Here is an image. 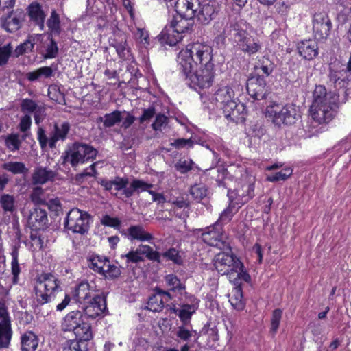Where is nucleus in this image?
I'll list each match as a JSON object with an SVG mask.
<instances>
[{
	"label": "nucleus",
	"instance_id": "nucleus-1",
	"mask_svg": "<svg viewBox=\"0 0 351 351\" xmlns=\"http://www.w3.org/2000/svg\"><path fill=\"white\" fill-rule=\"evenodd\" d=\"M212 60L213 48L204 43L188 45L179 53L180 69L191 88L204 89L213 85L215 71Z\"/></svg>",
	"mask_w": 351,
	"mask_h": 351
},
{
	"label": "nucleus",
	"instance_id": "nucleus-5",
	"mask_svg": "<svg viewBox=\"0 0 351 351\" xmlns=\"http://www.w3.org/2000/svg\"><path fill=\"white\" fill-rule=\"evenodd\" d=\"M60 289V282L51 273H42L36 278L34 287L32 306L35 312H39L40 307L52 301L56 292Z\"/></svg>",
	"mask_w": 351,
	"mask_h": 351
},
{
	"label": "nucleus",
	"instance_id": "nucleus-26",
	"mask_svg": "<svg viewBox=\"0 0 351 351\" xmlns=\"http://www.w3.org/2000/svg\"><path fill=\"white\" fill-rule=\"evenodd\" d=\"M27 10L30 21L38 25L40 30L43 31L46 14L42 6L37 2H33L27 7Z\"/></svg>",
	"mask_w": 351,
	"mask_h": 351
},
{
	"label": "nucleus",
	"instance_id": "nucleus-42",
	"mask_svg": "<svg viewBox=\"0 0 351 351\" xmlns=\"http://www.w3.org/2000/svg\"><path fill=\"white\" fill-rule=\"evenodd\" d=\"M140 256L145 255L147 259L155 261L158 263H161L160 254L153 250L152 247L147 245L141 244L137 247Z\"/></svg>",
	"mask_w": 351,
	"mask_h": 351
},
{
	"label": "nucleus",
	"instance_id": "nucleus-39",
	"mask_svg": "<svg viewBox=\"0 0 351 351\" xmlns=\"http://www.w3.org/2000/svg\"><path fill=\"white\" fill-rule=\"evenodd\" d=\"M1 167L14 175H27L29 172V169L22 162H5L1 165Z\"/></svg>",
	"mask_w": 351,
	"mask_h": 351
},
{
	"label": "nucleus",
	"instance_id": "nucleus-47",
	"mask_svg": "<svg viewBox=\"0 0 351 351\" xmlns=\"http://www.w3.org/2000/svg\"><path fill=\"white\" fill-rule=\"evenodd\" d=\"M121 273V271L120 267L111 264L109 261L105 264L104 271L99 274L102 275L106 278L114 280L118 278L120 276Z\"/></svg>",
	"mask_w": 351,
	"mask_h": 351
},
{
	"label": "nucleus",
	"instance_id": "nucleus-54",
	"mask_svg": "<svg viewBox=\"0 0 351 351\" xmlns=\"http://www.w3.org/2000/svg\"><path fill=\"white\" fill-rule=\"evenodd\" d=\"M31 200L35 204H45L46 200L45 198V193L43 189L40 186H36L33 189L30 195Z\"/></svg>",
	"mask_w": 351,
	"mask_h": 351
},
{
	"label": "nucleus",
	"instance_id": "nucleus-40",
	"mask_svg": "<svg viewBox=\"0 0 351 351\" xmlns=\"http://www.w3.org/2000/svg\"><path fill=\"white\" fill-rule=\"evenodd\" d=\"M147 309L152 312H160L164 308L165 301L160 293L157 292L150 296L147 302Z\"/></svg>",
	"mask_w": 351,
	"mask_h": 351
},
{
	"label": "nucleus",
	"instance_id": "nucleus-28",
	"mask_svg": "<svg viewBox=\"0 0 351 351\" xmlns=\"http://www.w3.org/2000/svg\"><path fill=\"white\" fill-rule=\"evenodd\" d=\"M127 237L130 241H150L154 239V236L146 232L141 225L130 226L127 229Z\"/></svg>",
	"mask_w": 351,
	"mask_h": 351
},
{
	"label": "nucleus",
	"instance_id": "nucleus-55",
	"mask_svg": "<svg viewBox=\"0 0 351 351\" xmlns=\"http://www.w3.org/2000/svg\"><path fill=\"white\" fill-rule=\"evenodd\" d=\"M34 47V38H29L24 43L18 45L15 49L17 56L29 53L32 51Z\"/></svg>",
	"mask_w": 351,
	"mask_h": 351
},
{
	"label": "nucleus",
	"instance_id": "nucleus-41",
	"mask_svg": "<svg viewBox=\"0 0 351 351\" xmlns=\"http://www.w3.org/2000/svg\"><path fill=\"white\" fill-rule=\"evenodd\" d=\"M140 256L145 255L147 259L155 261L158 263H161L160 254L153 250L152 247L147 245L141 244L137 247Z\"/></svg>",
	"mask_w": 351,
	"mask_h": 351
},
{
	"label": "nucleus",
	"instance_id": "nucleus-9",
	"mask_svg": "<svg viewBox=\"0 0 351 351\" xmlns=\"http://www.w3.org/2000/svg\"><path fill=\"white\" fill-rule=\"evenodd\" d=\"M90 215L86 211L77 208H72L66 215L64 227L67 231L84 235L90 229Z\"/></svg>",
	"mask_w": 351,
	"mask_h": 351
},
{
	"label": "nucleus",
	"instance_id": "nucleus-14",
	"mask_svg": "<svg viewBox=\"0 0 351 351\" xmlns=\"http://www.w3.org/2000/svg\"><path fill=\"white\" fill-rule=\"evenodd\" d=\"M197 230L202 231L201 238L205 243L220 250L230 248L229 244L226 241V235L219 221H216L213 225L206 227L204 230Z\"/></svg>",
	"mask_w": 351,
	"mask_h": 351
},
{
	"label": "nucleus",
	"instance_id": "nucleus-27",
	"mask_svg": "<svg viewBox=\"0 0 351 351\" xmlns=\"http://www.w3.org/2000/svg\"><path fill=\"white\" fill-rule=\"evenodd\" d=\"M58 176L56 171L47 167H38L32 174V182L36 184H43L49 181H53Z\"/></svg>",
	"mask_w": 351,
	"mask_h": 351
},
{
	"label": "nucleus",
	"instance_id": "nucleus-2",
	"mask_svg": "<svg viewBox=\"0 0 351 351\" xmlns=\"http://www.w3.org/2000/svg\"><path fill=\"white\" fill-rule=\"evenodd\" d=\"M222 24L217 23L214 28L217 29V34L222 38H228L234 48L252 56L261 52L263 48L261 42L252 36L247 31L246 23L242 20L229 19L223 29Z\"/></svg>",
	"mask_w": 351,
	"mask_h": 351
},
{
	"label": "nucleus",
	"instance_id": "nucleus-58",
	"mask_svg": "<svg viewBox=\"0 0 351 351\" xmlns=\"http://www.w3.org/2000/svg\"><path fill=\"white\" fill-rule=\"evenodd\" d=\"M38 106L37 103L31 99H23L20 104L21 110L24 113H33Z\"/></svg>",
	"mask_w": 351,
	"mask_h": 351
},
{
	"label": "nucleus",
	"instance_id": "nucleus-6",
	"mask_svg": "<svg viewBox=\"0 0 351 351\" xmlns=\"http://www.w3.org/2000/svg\"><path fill=\"white\" fill-rule=\"evenodd\" d=\"M193 24V18L177 14L160 34V40L171 46H174L182 40L184 33L192 29Z\"/></svg>",
	"mask_w": 351,
	"mask_h": 351
},
{
	"label": "nucleus",
	"instance_id": "nucleus-15",
	"mask_svg": "<svg viewBox=\"0 0 351 351\" xmlns=\"http://www.w3.org/2000/svg\"><path fill=\"white\" fill-rule=\"evenodd\" d=\"M25 20V12L17 8L9 12L7 15L1 16V26L7 32L14 33L23 27Z\"/></svg>",
	"mask_w": 351,
	"mask_h": 351
},
{
	"label": "nucleus",
	"instance_id": "nucleus-36",
	"mask_svg": "<svg viewBox=\"0 0 351 351\" xmlns=\"http://www.w3.org/2000/svg\"><path fill=\"white\" fill-rule=\"evenodd\" d=\"M123 118V113L119 110H114L111 113L106 114L104 117L97 119L98 122H103L105 128H111L120 123Z\"/></svg>",
	"mask_w": 351,
	"mask_h": 351
},
{
	"label": "nucleus",
	"instance_id": "nucleus-51",
	"mask_svg": "<svg viewBox=\"0 0 351 351\" xmlns=\"http://www.w3.org/2000/svg\"><path fill=\"white\" fill-rule=\"evenodd\" d=\"M160 256H162L167 261H171L175 264L180 265L183 263V259L180 256L178 250L174 247L169 248L163 252Z\"/></svg>",
	"mask_w": 351,
	"mask_h": 351
},
{
	"label": "nucleus",
	"instance_id": "nucleus-56",
	"mask_svg": "<svg viewBox=\"0 0 351 351\" xmlns=\"http://www.w3.org/2000/svg\"><path fill=\"white\" fill-rule=\"evenodd\" d=\"M282 315V311L280 308H276L272 312V316L271 318L270 331L273 334H276L279 328Z\"/></svg>",
	"mask_w": 351,
	"mask_h": 351
},
{
	"label": "nucleus",
	"instance_id": "nucleus-24",
	"mask_svg": "<svg viewBox=\"0 0 351 351\" xmlns=\"http://www.w3.org/2000/svg\"><path fill=\"white\" fill-rule=\"evenodd\" d=\"M28 223L32 230H43L47 227L48 217L45 210L40 208H33L28 217Z\"/></svg>",
	"mask_w": 351,
	"mask_h": 351
},
{
	"label": "nucleus",
	"instance_id": "nucleus-49",
	"mask_svg": "<svg viewBox=\"0 0 351 351\" xmlns=\"http://www.w3.org/2000/svg\"><path fill=\"white\" fill-rule=\"evenodd\" d=\"M120 258L125 260L127 267H129L130 264H137L144 261L143 257L140 256L137 248L135 250H132L126 254H121Z\"/></svg>",
	"mask_w": 351,
	"mask_h": 351
},
{
	"label": "nucleus",
	"instance_id": "nucleus-23",
	"mask_svg": "<svg viewBox=\"0 0 351 351\" xmlns=\"http://www.w3.org/2000/svg\"><path fill=\"white\" fill-rule=\"evenodd\" d=\"M95 287L87 281L81 282L75 289L73 296L75 301L80 304L86 303L93 296L98 295L95 293Z\"/></svg>",
	"mask_w": 351,
	"mask_h": 351
},
{
	"label": "nucleus",
	"instance_id": "nucleus-62",
	"mask_svg": "<svg viewBox=\"0 0 351 351\" xmlns=\"http://www.w3.org/2000/svg\"><path fill=\"white\" fill-rule=\"evenodd\" d=\"M12 47L11 44H7L4 46L0 45V66L5 64L11 54Z\"/></svg>",
	"mask_w": 351,
	"mask_h": 351
},
{
	"label": "nucleus",
	"instance_id": "nucleus-13",
	"mask_svg": "<svg viewBox=\"0 0 351 351\" xmlns=\"http://www.w3.org/2000/svg\"><path fill=\"white\" fill-rule=\"evenodd\" d=\"M327 84L336 90H342L345 95H349L351 88V55L347 64L346 69L335 70L330 69L328 75Z\"/></svg>",
	"mask_w": 351,
	"mask_h": 351
},
{
	"label": "nucleus",
	"instance_id": "nucleus-16",
	"mask_svg": "<svg viewBox=\"0 0 351 351\" xmlns=\"http://www.w3.org/2000/svg\"><path fill=\"white\" fill-rule=\"evenodd\" d=\"M313 32L315 40H326L330 35L332 23L325 12L315 13L313 17Z\"/></svg>",
	"mask_w": 351,
	"mask_h": 351
},
{
	"label": "nucleus",
	"instance_id": "nucleus-48",
	"mask_svg": "<svg viewBox=\"0 0 351 351\" xmlns=\"http://www.w3.org/2000/svg\"><path fill=\"white\" fill-rule=\"evenodd\" d=\"M128 179L116 177L114 179V187L113 191L111 192L114 196H118V192H120V195L125 197V190L128 189Z\"/></svg>",
	"mask_w": 351,
	"mask_h": 351
},
{
	"label": "nucleus",
	"instance_id": "nucleus-34",
	"mask_svg": "<svg viewBox=\"0 0 351 351\" xmlns=\"http://www.w3.org/2000/svg\"><path fill=\"white\" fill-rule=\"evenodd\" d=\"M21 350L35 351L38 344L36 335L32 332H27L21 336Z\"/></svg>",
	"mask_w": 351,
	"mask_h": 351
},
{
	"label": "nucleus",
	"instance_id": "nucleus-46",
	"mask_svg": "<svg viewBox=\"0 0 351 351\" xmlns=\"http://www.w3.org/2000/svg\"><path fill=\"white\" fill-rule=\"evenodd\" d=\"M0 204L5 213H13L16 210L15 199L13 195L3 194L0 197Z\"/></svg>",
	"mask_w": 351,
	"mask_h": 351
},
{
	"label": "nucleus",
	"instance_id": "nucleus-61",
	"mask_svg": "<svg viewBox=\"0 0 351 351\" xmlns=\"http://www.w3.org/2000/svg\"><path fill=\"white\" fill-rule=\"evenodd\" d=\"M49 39L50 40V43L47 46L46 49V53L45 55V58H55L58 53V47L56 42L52 38V36H49Z\"/></svg>",
	"mask_w": 351,
	"mask_h": 351
},
{
	"label": "nucleus",
	"instance_id": "nucleus-60",
	"mask_svg": "<svg viewBox=\"0 0 351 351\" xmlns=\"http://www.w3.org/2000/svg\"><path fill=\"white\" fill-rule=\"evenodd\" d=\"M104 226L111 227L114 229H119L121 221L117 217H112L109 215H105L100 221Z\"/></svg>",
	"mask_w": 351,
	"mask_h": 351
},
{
	"label": "nucleus",
	"instance_id": "nucleus-35",
	"mask_svg": "<svg viewBox=\"0 0 351 351\" xmlns=\"http://www.w3.org/2000/svg\"><path fill=\"white\" fill-rule=\"evenodd\" d=\"M115 49L119 57L122 60H130L132 54L130 49L126 43L125 38H121L120 41L112 40L110 43Z\"/></svg>",
	"mask_w": 351,
	"mask_h": 351
},
{
	"label": "nucleus",
	"instance_id": "nucleus-21",
	"mask_svg": "<svg viewBox=\"0 0 351 351\" xmlns=\"http://www.w3.org/2000/svg\"><path fill=\"white\" fill-rule=\"evenodd\" d=\"M217 11L215 3L212 1L199 2L195 16L197 21L204 25L208 24L217 16Z\"/></svg>",
	"mask_w": 351,
	"mask_h": 351
},
{
	"label": "nucleus",
	"instance_id": "nucleus-20",
	"mask_svg": "<svg viewBox=\"0 0 351 351\" xmlns=\"http://www.w3.org/2000/svg\"><path fill=\"white\" fill-rule=\"evenodd\" d=\"M247 91L254 99H265L267 92L266 80L258 74H252L247 82Z\"/></svg>",
	"mask_w": 351,
	"mask_h": 351
},
{
	"label": "nucleus",
	"instance_id": "nucleus-11",
	"mask_svg": "<svg viewBox=\"0 0 351 351\" xmlns=\"http://www.w3.org/2000/svg\"><path fill=\"white\" fill-rule=\"evenodd\" d=\"M267 111L273 117V122L278 125H293L300 118L295 106L290 104L285 106L276 104L267 108Z\"/></svg>",
	"mask_w": 351,
	"mask_h": 351
},
{
	"label": "nucleus",
	"instance_id": "nucleus-57",
	"mask_svg": "<svg viewBox=\"0 0 351 351\" xmlns=\"http://www.w3.org/2000/svg\"><path fill=\"white\" fill-rule=\"evenodd\" d=\"M237 276H233L234 277L230 278L229 280L232 282L234 285L240 286L239 280L242 279L246 282H248L251 280V277L249 274L244 270V267H241L239 271L236 272Z\"/></svg>",
	"mask_w": 351,
	"mask_h": 351
},
{
	"label": "nucleus",
	"instance_id": "nucleus-18",
	"mask_svg": "<svg viewBox=\"0 0 351 351\" xmlns=\"http://www.w3.org/2000/svg\"><path fill=\"white\" fill-rule=\"evenodd\" d=\"M254 177H249L248 185L247 187V193H240L238 189L234 191L228 190V197L229 199V205L237 207L236 211L243 204L247 203L254 196Z\"/></svg>",
	"mask_w": 351,
	"mask_h": 351
},
{
	"label": "nucleus",
	"instance_id": "nucleus-22",
	"mask_svg": "<svg viewBox=\"0 0 351 351\" xmlns=\"http://www.w3.org/2000/svg\"><path fill=\"white\" fill-rule=\"evenodd\" d=\"M300 56L306 60H312L319 54V47L315 39L303 40L297 44Z\"/></svg>",
	"mask_w": 351,
	"mask_h": 351
},
{
	"label": "nucleus",
	"instance_id": "nucleus-19",
	"mask_svg": "<svg viewBox=\"0 0 351 351\" xmlns=\"http://www.w3.org/2000/svg\"><path fill=\"white\" fill-rule=\"evenodd\" d=\"M83 314L85 319L90 317L92 319L102 315L107 309L106 298L102 295L93 296V298L84 303Z\"/></svg>",
	"mask_w": 351,
	"mask_h": 351
},
{
	"label": "nucleus",
	"instance_id": "nucleus-33",
	"mask_svg": "<svg viewBox=\"0 0 351 351\" xmlns=\"http://www.w3.org/2000/svg\"><path fill=\"white\" fill-rule=\"evenodd\" d=\"M88 266L98 274L102 273L105 264L109 262V258L104 256L92 254L87 258Z\"/></svg>",
	"mask_w": 351,
	"mask_h": 351
},
{
	"label": "nucleus",
	"instance_id": "nucleus-8",
	"mask_svg": "<svg viewBox=\"0 0 351 351\" xmlns=\"http://www.w3.org/2000/svg\"><path fill=\"white\" fill-rule=\"evenodd\" d=\"M98 152L92 146L79 142L73 143L64 152V162L73 167L95 158Z\"/></svg>",
	"mask_w": 351,
	"mask_h": 351
},
{
	"label": "nucleus",
	"instance_id": "nucleus-59",
	"mask_svg": "<svg viewBox=\"0 0 351 351\" xmlns=\"http://www.w3.org/2000/svg\"><path fill=\"white\" fill-rule=\"evenodd\" d=\"M21 141L17 134H11L5 138V145L11 151L19 150L21 146Z\"/></svg>",
	"mask_w": 351,
	"mask_h": 351
},
{
	"label": "nucleus",
	"instance_id": "nucleus-38",
	"mask_svg": "<svg viewBox=\"0 0 351 351\" xmlns=\"http://www.w3.org/2000/svg\"><path fill=\"white\" fill-rule=\"evenodd\" d=\"M49 29V36H59L61 33L60 21L58 14L53 10L50 17L47 21Z\"/></svg>",
	"mask_w": 351,
	"mask_h": 351
},
{
	"label": "nucleus",
	"instance_id": "nucleus-45",
	"mask_svg": "<svg viewBox=\"0 0 351 351\" xmlns=\"http://www.w3.org/2000/svg\"><path fill=\"white\" fill-rule=\"evenodd\" d=\"M229 302L234 308L241 311L245 307L243 301V294L241 286H237L234 289V294L230 298Z\"/></svg>",
	"mask_w": 351,
	"mask_h": 351
},
{
	"label": "nucleus",
	"instance_id": "nucleus-44",
	"mask_svg": "<svg viewBox=\"0 0 351 351\" xmlns=\"http://www.w3.org/2000/svg\"><path fill=\"white\" fill-rule=\"evenodd\" d=\"M189 327L191 328V325L182 324L178 327L176 335L180 340L188 342L192 337L196 336V330L190 329Z\"/></svg>",
	"mask_w": 351,
	"mask_h": 351
},
{
	"label": "nucleus",
	"instance_id": "nucleus-53",
	"mask_svg": "<svg viewBox=\"0 0 351 351\" xmlns=\"http://www.w3.org/2000/svg\"><path fill=\"white\" fill-rule=\"evenodd\" d=\"M292 169L285 168L282 171L277 172L273 175L268 176L267 177V180L271 182H275L280 180H285L292 175Z\"/></svg>",
	"mask_w": 351,
	"mask_h": 351
},
{
	"label": "nucleus",
	"instance_id": "nucleus-43",
	"mask_svg": "<svg viewBox=\"0 0 351 351\" xmlns=\"http://www.w3.org/2000/svg\"><path fill=\"white\" fill-rule=\"evenodd\" d=\"M12 262L11 270L13 275V282L14 284L18 282L19 275L21 272V268L19 264V246L14 245L11 252Z\"/></svg>",
	"mask_w": 351,
	"mask_h": 351
},
{
	"label": "nucleus",
	"instance_id": "nucleus-52",
	"mask_svg": "<svg viewBox=\"0 0 351 351\" xmlns=\"http://www.w3.org/2000/svg\"><path fill=\"white\" fill-rule=\"evenodd\" d=\"M165 279L167 285L171 287V291H176L185 289V285L180 282V279L176 275H167Z\"/></svg>",
	"mask_w": 351,
	"mask_h": 351
},
{
	"label": "nucleus",
	"instance_id": "nucleus-17",
	"mask_svg": "<svg viewBox=\"0 0 351 351\" xmlns=\"http://www.w3.org/2000/svg\"><path fill=\"white\" fill-rule=\"evenodd\" d=\"M12 336L11 319L5 304L0 302V348H8Z\"/></svg>",
	"mask_w": 351,
	"mask_h": 351
},
{
	"label": "nucleus",
	"instance_id": "nucleus-37",
	"mask_svg": "<svg viewBox=\"0 0 351 351\" xmlns=\"http://www.w3.org/2000/svg\"><path fill=\"white\" fill-rule=\"evenodd\" d=\"M90 339L76 337L75 339L71 340L66 343L62 351H88V341Z\"/></svg>",
	"mask_w": 351,
	"mask_h": 351
},
{
	"label": "nucleus",
	"instance_id": "nucleus-50",
	"mask_svg": "<svg viewBox=\"0 0 351 351\" xmlns=\"http://www.w3.org/2000/svg\"><path fill=\"white\" fill-rule=\"evenodd\" d=\"M190 194L195 200L199 202L207 195V189L203 184H195L191 187Z\"/></svg>",
	"mask_w": 351,
	"mask_h": 351
},
{
	"label": "nucleus",
	"instance_id": "nucleus-4",
	"mask_svg": "<svg viewBox=\"0 0 351 351\" xmlns=\"http://www.w3.org/2000/svg\"><path fill=\"white\" fill-rule=\"evenodd\" d=\"M215 99L226 119L236 123L245 121L246 106L243 103L237 102V99L231 86L219 88L215 93Z\"/></svg>",
	"mask_w": 351,
	"mask_h": 351
},
{
	"label": "nucleus",
	"instance_id": "nucleus-3",
	"mask_svg": "<svg viewBox=\"0 0 351 351\" xmlns=\"http://www.w3.org/2000/svg\"><path fill=\"white\" fill-rule=\"evenodd\" d=\"M339 96L335 92H327L324 86H315L309 110L311 119L315 123H327L335 118L339 108Z\"/></svg>",
	"mask_w": 351,
	"mask_h": 351
},
{
	"label": "nucleus",
	"instance_id": "nucleus-10",
	"mask_svg": "<svg viewBox=\"0 0 351 351\" xmlns=\"http://www.w3.org/2000/svg\"><path fill=\"white\" fill-rule=\"evenodd\" d=\"M71 130V125L69 122L64 121L61 123H56L53 130L51 132L49 137H47L45 130L39 127L37 131V139L42 149L47 145L51 149L56 147V143L59 141L66 140Z\"/></svg>",
	"mask_w": 351,
	"mask_h": 351
},
{
	"label": "nucleus",
	"instance_id": "nucleus-63",
	"mask_svg": "<svg viewBox=\"0 0 351 351\" xmlns=\"http://www.w3.org/2000/svg\"><path fill=\"white\" fill-rule=\"evenodd\" d=\"M234 208V206L228 205V206L221 213L219 219L217 221H219L221 226L223 223H228L232 219L234 215L233 209Z\"/></svg>",
	"mask_w": 351,
	"mask_h": 351
},
{
	"label": "nucleus",
	"instance_id": "nucleus-12",
	"mask_svg": "<svg viewBox=\"0 0 351 351\" xmlns=\"http://www.w3.org/2000/svg\"><path fill=\"white\" fill-rule=\"evenodd\" d=\"M215 269L221 275H226L228 278L237 276L236 272L243 267L242 262L233 254L219 253L213 259Z\"/></svg>",
	"mask_w": 351,
	"mask_h": 351
},
{
	"label": "nucleus",
	"instance_id": "nucleus-30",
	"mask_svg": "<svg viewBox=\"0 0 351 351\" xmlns=\"http://www.w3.org/2000/svg\"><path fill=\"white\" fill-rule=\"evenodd\" d=\"M152 184L147 183L142 180L134 179L130 184L128 189L125 190V197L130 198L134 193H140L144 191H150L152 188Z\"/></svg>",
	"mask_w": 351,
	"mask_h": 351
},
{
	"label": "nucleus",
	"instance_id": "nucleus-25",
	"mask_svg": "<svg viewBox=\"0 0 351 351\" xmlns=\"http://www.w3.org/2000/svg\"><path fill=\"white\" fill-rule=\"evenodd\" d=\"M199 5V0H177L174 3V8L177 14L194 18Z\"/></svg>",
	"mask_w": 351,
	"mask_h": 351
},
{
	"label": "nucleus",
	"instance_id": "nucleus-7",
	"mask_svg": "<svg viewBox=\"0 0 351 351\" xmlns=\"http://www.w3.org/2000/svg\"><path fill=\"white\" fill-rule=\"evenodd\" d=\"M62 329L64 331H73L75 337L80 338L91 339L93 336L90 325L80 311L69 313L63 319Z\"/></svg>",
	"mask_w": 351,
	"mask_h": 351
},
{
	"label": "nucleus",
	"instance_id": "nucleus-29",
	"mask_svg": "<svg viewBox=\"0 0 351 351\" xmlns=\"http://www.w3.org/2000/svg\"><path fill=\"white\" fill-rule=\"evenodd\" d=\"M275 64L269 58L268 56H264L261 60H259L258 65L254 66V72L253 74L259 75L266 80L274 71Z\"/></svg>",
	"mask_w": 351,
	"mask_h": 351
},
{
	"label": "nucleus",
	"instance_id": "nucleus-31",
	"mask_svg": "<svg viewBox=\"0 0 351 351\" xmlns=\"http://www.w3.org/2000/svg\"><path fill=\"white\" fill-rule=\"evenodd\" d=\"M197 309V306L194 304H184L181 305L180 308H173L172 311L178 315L182 324L191 325V317Z\"/></svg>",
	"mask_w": 351,
	"mask_h": 351
},
{
	"label": "nucleus",
	"instance_id": "nucleus-64",
	"mask_svg": "<svg viewBox=\"0 0 351 351\" xmlns=\"http://www.w3.org/2000/svg\"><path fill=\"white\" fill-rule=\"evenodd\" d=\"M156 114V109L154 106L143 109L142 115L139 117V123L141 124L149 121Z\"/></svg>",
	"mask_w": 351,
	"mask_h": 351
},
{
	"label": "nucleus",
	"instance_id": "nucleus-32",
	"mask_svg": "<svg viewBox=\"0 0 351 351\" xmlns=\"http://www.w3.org/2000/svg\"><path fill=\"white\" fill-rule=\"evenodd\" d=\"M206 173L210 176L211 179L215 180L218 186L226 188L224 182L228 174V170L223 166H217L206 170Z\"/></svg>",
	"mask_w": 351,
	"mask_h": 351
}]
</instances>
